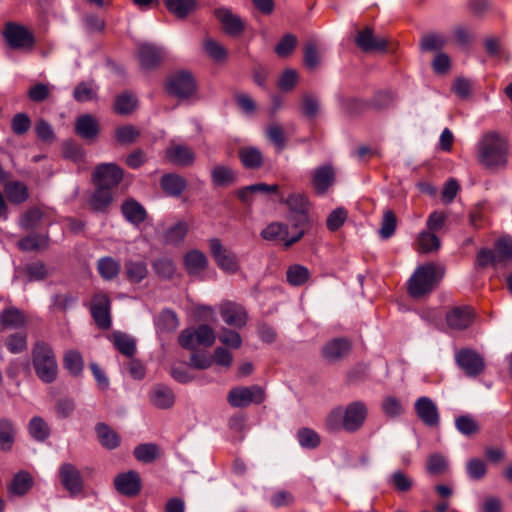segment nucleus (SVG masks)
I'll return each mask as SVG.
<instances>
[{"label": "nucleus", "mask_w": 512, "mask_h": 512, "mask_svg": "<svg viewBox=\"0 0 512 512\" xmlns=\"http://www.w3.org/2000/svg\"><path fill=\"white\" fill-rule=\"evenodd\" d=\"M509 145L505 138L496 132L486 133L478 148L479 162L489 169L505 166Z\"/></svg>", "instance_id": "nucleus-1"}, {"label": "nucleus", "mask_w": 512, "mask_h": 512, "mask_svg": "<svg viewBox=\"0 0 512 512\" xmlns=\"http://www.w3.org/2000/svg\"><path fill=\"white\" fill-rule=\"evenodd\" d=\"M32 363L38 378L44 383H52L58 375V365L52 347L37 341L32 349Z\"/></svg>", "instance_id": "nucleus-2"}, {"label": "nucleus", "mask_w": 512, "mask_h": 512, "mask_svg": "<svg viewBox=\"0 0 512 512\" xmlns=\"http://www.w3.org/2000/svg\"><path fill=\"white\" fill-rule=\"evenodd\" d=\"M442 276L441 269L433 263L419 266L409 280V294L419 298L430 293Z\"/></svg>", "instance_id": "nucleus-3"}, {"label": "nucleus", "mask_w": 512, "mask_h": 512, "mask_svg": "<svg viewBox=\"0 0 512 512\" xmlns=\"http://www.w3.org/2000/svg\"><path fill=\"white\" fill-rule=\"evenodd\" d=\"M164 89L168 95L179 100H189L197 93L198 86L190 71L179 70L166 78Z\"/></svg>", "instance_id": "nucleus-4"}, {"label": "nucleus", "mask_w": 512, "mask_h": 512, "mask_svg": "<svg viewBox=\"0 0 512 512\" xmlns=\"http://www.w3.org/2000/svg\"><path fill=\"white\" fill-rule=\"evenodd\" d=\"M2 35L6 46L13 50H30L35 44L33 33L16 22H7Z\"/></svg>", "instance_id": "nucleus-5"}, {"label": "nucleus", "mask_w": 512, "mask_h": 512, "mask_svg": "<svg viewBox=\"0 0 512 512\" xmlns=\"http://www.w3.org/2000/svg\"><path fill=\"white\" fill-rule=\"evenodd\" d=\"M265 398V390L258 385L235 387L229 391L227 396L228 403L235 408H244L251 403L261 404Z\"/></svg>", "instance_id": "nucleus-6"}, {"label": "nucleus", "mask_w": 512, "mask_h": 512, "mask_svg": "<svg viewBox=\"0 0 512 512\" xmlns=\"http://www.w3.org/2000/svg\"><path fill=\"white\" fill-rule=\"evenodd\" d=\"M124 177L123 169L115 163H103L95 167L92 180L101 188L110 189L117 187Z\"/></svg>", "instance_id": "nucleus-7"}, {"label": "nucleus", "mask_w": 512, "mask_h": 512, "mask_svg": "<svg viewBox=\"0 0 512 512\" xmlns=\"http://www.w3.org/2000/svg\"><path fill=\"white\" fill-rule=\"evenodd\" d=\"M111 299L107 293L97 292L93 295L90 304L92 318L99 329L108 330L112 325Z\"/></svg>", "instance_id": "nucleus-8"}, {"label": "nucleus", "mask_w": 512, "mask_h": 512, "mask_svg": "<svg viewBox=\"0 0 512 512\" xmlns=\"http://www.w3.org/2000/svg\"><path fill=\"white\" fill-rule=\"evenodd\" d=\"M353 344L346 337H336L326 342L321 348L322 358L330 364L344 361L352 351Z\"/></svg>", "instance_id": "nucleus-9"}, {"label": "nucleus", "mask_w": 512, "mask_h": 512, "mask_svg": "<svg viewBox=\"0 0 512 512\" xmlns=\"http://www.w3.org/2000/svg\"><path fill=\"white\" fill-rule=\"evenodd\" d=\"M455 361L468 377H477L485 369L484 358L472 349L459 350L455 355Z\"/></svg>", "instance_id": "nucleus-10"}, {"label": "nucleus", "mask_w": 512, "mask_h": 512, "mask_svg": "<svg viewBox=\"0 0 512 512\" xmlns=\"http://www.w3.org/2000/svg\"><path fill=\"white\" fill-rule=\"evenodd\" d=\"M355 44L365 53L386 52L388 48L387 39L375 36L371 27H365L358 31Z\"/></svg>", "instance_id": "nucleus-11"}, {"label": "nucleus", "mask_w": 512, "mask_h": 512, "mask_svg": "<svg viewBox=\"0 0 512 512\" xmlns=\"http://www.w3.org/2000/svg\"><path fill=\"white\" fill-rule=\"evenodd\" d=\"M210 251L217 265L228 273H235L239 269L235 253L223 247L218 238L210 240Z\"/></svg>", "instance_id": "nucleus-12"}, {"label": "nucleus", "mask_w": 512, "mask_h": 512, "mask_svg": "<svg viewBox=\"0 0 512 512\" xmlns=\"http://www.w3.org/2000/svg\"><path fill=\"white\" fill-rule=\"evenodd\" d=\"M344 414L346 432L354 433L364 425L368 415V408L363 401H353L345 407Z\"/></svg>", "instance_id": "nucleus-13"}, {"label": "nucleus", "mask_w": 512, "mask_h": 512, "mask_svg": "<svg viewBox=\"0 0 512 512\" xmlns=\"http://www.w3.org/2000/svg\"><path fill=\"white\" fill-rule=\"evenodd\" d=\"M137 57L143 70H155L162 63L163 50L151 43H141L137 48Z\"/></svg>", "instance_id": "nucleus-14"}, {"label": "nucleus", "mask_w": 512, "mask_h": 512, "mask_svg": "<svg viewBox=\"0 0 512 512\" xmlns=\"http://www.w3.org/2000/svg\"><path fill=\"white\" fill-rule=\"evenodd\" d=\"M59 477L63 487L71 495H77L82 492L83 478L80 471L73 464H62L59 468Z\"/></svg>", "instance_id": "nucleus-15"}, {"label": "nucleus", "mask_w": 512, "mask_h": 512, "mask_svg": "<svg viewBox=\"0 0 512 512\" xmlns=\"http://www.w3.org/2000/svg\"><path fill=\"white\" fill-rule=\"evenodd\" d=\"M115 489L124 496L135 497L141 491V478L136 471L118 474L114 479Z\"/></svg>", "instance_id": "nucleus-16"}, {"label": "nucleus", "mask_w": 512, "mask_h": 512, "mask_svg": "<svg viewBox=\"0 0 512 512\" xmlns=\"http://www.w3.org/2000/svg\"><path fill=\"white\" fill-rule=\"evenodd\" d=\"M414 409L418 418L429 427H434L439 424L440 416L436 404L429 397H419L415 404Z\"/></svg>", "instance_id": "nucleus-17"}, {"label": "nucleus", "mask_w": 512, "mask_h": 512, "mask_svg": "<svg viewBox=\"0 0 512 512\" xmlns=\"http://www.w3.org/2000/svg\"><path fill=\"white\" fill-rule=\"evenodd\" d=\"M214 16L221 23L226 34L236 37L243 33L244 23L242 19L233 14L228 8L220 7L214 10Z\"/></svg>", "instance_id": "nucleus-18"}, {"label": "nucleus", "mask_w": 512, "mask_h": 512, "mask_svg": "<svg viewBox=\"0 0 512 512\" xmlns=\"http://www.w3.org/2000/svg\"><path fill=\"white\" fill-rule=\"evenodd\" d=\"M313 216L293 215L292 196H290V246L297 243L313 226Z\"/></svg>", "instance_id": "nucleus-19"}, {"label": "nucleus", "mask_w": 512, "mask_h": 512, "mask_svg": "<svg viewBox=\"0 0 512 512\" xmlns=\"http://www.w3.org/2000/svg\"><path fill=\"white\" fill-rule=\"evenodd\" d=\"M279 190L277 184L269 185L266 183H256L237 189L234 194L239 201L246 207H251L254 201V195L261 194H275Z\"/></svg>", "instance_id": "nucleus-20"}, {"label": "nucleus", "mask_w": 512, "mask_h": 512, "mask_svg": "<svg viewBox=\"0 0 512 512\" xmlns=\"http://www.w3.org/2000/svg\"><path fill=\"white\" fill-rule=\"evenodd\" d=\"M220 314L229 326L242 328L247 323L248 315L245 308L234 302L223 303L220 307Z\"/></svg>", "instance_id": "nucleus-21"}, {"label": "nucleus", "mask_w": 512, "mask_h": 512, "mask_svg": "<svg viewBox=\"0 0 512 512\" xmlns=\"http://www.w3.org/2000/svg\"><path fill=\"white\" fill-rule=\"evenodd\" d=\"M473 319L474 312L469 306L454 307L446 315L447 325L454 330L467 329L472 324Z\"/></svg>", "instance_id": "nucleus-22"}, {"label": "nucleus", "mask_w": 512, "mask_h": 512, "mask_svg": "<svg viewBox=\"0 0 512 512\" xmlns=\"http://www.w3.org/2000/svg\"><path fill=\"white\" fill-rule=\"evenodd\" d=\"M167 160L177 166L189 167L195 161L194 151L186 145H170L165 150Z\"/></svg>", "instance_id": "nucleus-23"}, {"label": "nucleus", "mask_w": 512, "mask_h": 512, "mask_svg": "<svg viewBox=\"0 0 512 512\" xmlns=\"http://www.w3.org/2000/svg\"><path fill=\"white\" fill-rule=\"evenodd\" d=\"M75 132L84 140H94L100 132V126L94 116L84 114L76 119Z\"/></svg>", "instance_id": "nucleus-24"}, {"label": "nucleus", "mask_w": 512, "mask_h": 512, "mask_svg": "<svg viewBox=\"0 0 512 512\" xmlns=\"http://www.w3.org/2000/svg\"><path fill=\"white\" fill-rule=\"evenodd\" d=\"M163 192L172 197H179L187 188L186 179L176 173H166L160 179Z\"/></svg>", "instance_id": "nucleus-25"}, {"label": "nucleus", "mask_w": 512, "mask_h": 512, "mask_svg": "<svg viewBox=\"0 0 512 512\" xmlns=\"http://www.w3.org/2000/svg\"><path fill=\"white\" fill-rule=\"evenodd\" d=\"M124 218L133 225H140L147 218L145 208L134 198L126 199L121 205Z\"/></svg>", "instance_id": "nucleus-26"}, {"label": "nucleus", "mask_w": 512, "mask_h": 512, "mask_svg": "<svg viewBox=\"0 0 512 512\" xmlns=\"http://www.w3.org/2000/svg\"><path fill=\"white\" fill-rule=\"evenodd\" d=\"M333 182L334 170L330 165H323L314 170L311 184L318 194H324Z\"/></svg>", "instance_id": "nucleus-27"}, {"label": "nucleus", "mask_w": 512, "mask_h": 512, "mask_svg": "<svg viewBox=\"0 0 512 512\" xmlns=\"http://www.w3.org/2000/svg\"><path fill=\"white\" fill-rule=\"evenodd\" d=\"M113 202V194L110 189L96 186L88 204L92 211L106 213Z\"/></svg>", "instance_id": "nucleus-28"}, {"label": "nucleus", "mask_w": 512, "mask_h": 512, "mask_svg": "<svg viewBox=\"0 0 512 512\" xmlns=\"http://www.w3.org/2000/svg\"><path fill=\"white\" fill-rule=\"evenodd\" d=\"M4 193L11 204L19 205L29 198V190L25 183L10 181L4 184Z\"/></svg>", "instance_id": "nucleus-29"}, {"label": "nucleus", "mask_w": 512, "mask_h": 512, "mask_svg": "<svg viewBox=\"0 0 512 512\" xmlns=\"http://www.w3.org/2000/svg\"><path fill=\"white\" fill-rule=\"evenodd\" d=\"M164 4L177 19H186L197 9L198 0H164Z\"/></svg>", "instance_id": "nucleus-30"}, {"label": "nucleus", "mask_w": 512, "mask_h": 512, "mask_svg": "<svg viewBox=\"0 0 512 512\" xmlns=\"http://www.w3.org/2000/svg\"><path fill=\"white\" fill-rule=\"evenodd\" d=\"M285 224L272 222L261 231V236L265 240L275 241L288 248V230Z\"/></svg>", "instance_id": "nucleus-31"}, {"label": "nucleus", "mask_w": 512, "mask_h": 512, "mask_svg": "<svg viewBox=\"0 0 512 512\" xmlns=\"http://www.w3.org/2000/svg\"><path fill=\"white\" fill-rule=\"evenodd\" d=\"M211 180L216 187H228L237 181V172L225 165H216L211 170Z\"/></svg>", "instance_id": "nucleus-32"}, {"label": "nucleus", "mask_w": 512, "mask_h": 512, "mask_svg": "<svg viewBox=\"0 0 512 512\" xmlns=\"http://www.w3.org/2000/svg\"><path fill=\"white\" fill-rule=\"evenodd\" d=\"M238 156L247 169H259L263 166V154L257 147H242L239 149Z\"/></svg>", "instance_id": "nucleus-33"}, {"label": "nucleus", "mask_w": 512, "mask_h": 512, "mask_svg": "<svg viewBox=\"0 0 512 512\" xmlns=\"http://www.w3.org/2000/svg\"><path fill=\"white\" fill-rule=\"evenodd\" d=\"M150 400L157 408L167 409L174 404V394L169 387L158 384L152 389Z\"/></svg>", "instance_id": "nucleus-34"}, {"label": "nucleus", "mask_w": 512, "mask_h": 512, "mask_svg": "<svg viewBox=\"0 0 512 512\" xmlns=\"http://www.w3.org/2000/svg\"><path fill=\"white\" fill-rule=\"evenodd\" d=\"M97 438L100 444L109 449H115L120 445V436L110 426L105 423H98L95 427Z\"/></svg>", "instance_id": "nucleus-35"}, {"label": "nucleus", "mask_w": 512, "mask_h": 512, "mask_svg": "<svg viewBox=\"0 0 512 512\" xmlns=\"http://www.w3.org/2000/svg\"><path fill=\"white\" fill-rule=\"evenodd\" d=\"M33 486V478L27 471H19L16 473L8 485V491L17 496L25 495Z\"/></svg>", "instance_id": "nucleus-36"}, {"label": "nucleus", "mask_w": 512, "mask_h": 512, "mask_svg": "<svg viewBox=\"0 0 512 512\" xmlns=\"http://www.w3.org/2000/svg\"><path fill=\"white\" fill-rule=\"evenodd\" d=\"M16 427L14 423L7 418L0 419V450L9 452L12 450L16 437Z\"/></svg>", "instance_id": "nucleus-37"}, {"label": "nucleus", "mask_w": 512, "mask_h": 512, "mask_svg": "<svg viewBox=\"0 0 512 512\" xmlns=\"http://www.w3.org/2000/svg\"><path fill=\"white\" fill-rule=\"evenodd\" d=\"M49 237L44 234L32 233L18 241V247L25 252L38 251L48 247Z\"/></svg>", "instance_id": "nucleus-38"}, {"label": "nucleus", "mask_w": 512, "mask_h": 512, "mask_svg": "<svg viewBox=\"0 0 512 512\" xmlns=\"http://www.w3.org/2000/svg\"><path fill=\"white\" fill-rule=\"evenodd\" d=\"M0 324L3 328L18 329L25 326L26 318L18 308L10 307L1 312Z\"/></svg>", "instance_id": "nucleus-39"}, {"label": "nucleus", "mask_w": 512, "mask_h": 512, "mask_svg": "<svg viewBox=\"0 0 512 512\" xmlns=\"http://www.w3.org/2000/svg\"><path fill=\"white\" fill-rule=\"evenodd\" d=\"M184 265L188 274L196 275L207 267V258L202 252L192 250L185 255Z\"/></svg>", "instance_id": "nucleus-40"}, {"label": "nucleus", "mask_w": 512, "mask_h": 512, "mask_svg": "<svg viewBox=\"0 0 512 512\" xmlns=\"http://www.w3.org/2000/svg\"><path fill=\"white\" fill-rule=\"evenodd\" d=\"M115 348L126 357H133L136 352V341L126 333L116 331L112 338Z\"/></svg>", "instance_id": "nucleus-41"}, {"label": "nucleus", "mask_w": 512, "mask_h": 512, "mask_svg": "<svg viewBox=\"0 0 512 512\" xmlns=\"http://www.w3.org/2000/svg\"><path fill=\"white\" fill-rule=\"evenodd\" d=\"M140 136V130L130 124L119 126L114 131V138L120 145L134 144Z\"/></svg>", "instance_id": "nucleus-42"}, {"label": "nucleus", "mask_w": 512, "mask_h": 512, "mask_svg": "<svg viewBox=\"0 0 512 512\" xmlns=\"http://www.w3.org/2000/svg\"><path fill=\"white\" fill-rule=\"evenodd\" d=\"M125 274L130 282L140 283L148 275L146 262L127 260L125 262Z\"/></svg>", "instance_id": "nucleus-43"}, {"label": "nucleus", "mask_w": 512, "mask_h": 512, "mask_svg": "<svg viewBox=\"0 0 512 512\" xmlns=\"http://www.w3.org/2000/svg\"><path fill=\"white\" fill-rule=\"evenodd\" d=\"M136 106L137 99L130 91H124L119 94L114 102V110L120 115H128L132 113Z\"/></svg>", "instance_id": "nucleus-44"}, {"label": "nucleus", "mask_w": 512, "mask_h": 512, "mask_svg": "<svg viewBox=\"0 0 512 512\" xmlns=\"http://www.w3.org/2000/svg\"><path fill=\"white\" fill-rule=\"evenodd\" d=\"M133 455L142 463H152L160 456V449L154 443L140 444L135 447Z\"/></svg>", "instance_id": "nucleus-45"}, {"label": "nucleus", "mask_w": 512, "mask_h": 512, "mask_svg": "<svg viewBox=\"0 0 512 512\" xmlns=\"http://www.w3.org/2000/svg\"><path fill=\"white\" fill-rule=\"evenodd\" d=\"M97 269L103 279L113 280L118 276L121 265L112 257H103L98 260Z\"/></svg>", "instance_id": "nucleus-46"}, {"label": "nucleus", "mask_w": 512, "mask_h": 512, "mask_svg": "<svg viewBox=\"0 0 512 512\" xmlns=\"http://www.w3.org/2000/svg\"><path fill=\"white\" fill-rule=\"evenodd\" d=\"M151 265L155 274L161 279L170 280L174 276L176 267L170 258H156L152 261Z\"/></svg>", "instance_id": "nucleus-47"}, {"label": "nucleus", "mask_w": 512, "mask_h": 512, "mask_svg": "<svg viewBox=\"0 0 512 512\" xmlns=\"http://www.w3.org/2000/svg\"><path fill=\"white\" fill-rule=\"evenodd\" d=\"M344 408L338 406L332 409L326 417L325 426L330 432L346 431Z\"/></svg>", "instance_id": "nucleus-48"}, {"label": "nucleus", "mask_w": 512, "mask_h": 512, "mask_svg": "<svg viewBox=\"0 0 512 512\" xmlns=\"http://www.w3.org/2000/svg\"><path fill=\"white\" fill-rule=\"evenodd\" d=\"M299 445L308 450L317 448L321 443L319 434L310 428H300L296 433Z\"/></svg>", "instance_id": "nucleus-49"}, {"label": "nucleus", "mask_w": 512, "mask_h": 512, "mask_svg": "<svg viewBox=\"0 0 512 512\" xmlns=\"http://www.w3.org/2000/svg\"><path fill=\"white\" fill-rule=\"evenodd\" d=\"M397 227V217L391 209H385L379 230V236L383 240L391 238Z\"/></svg>", "instance_id": "nucleus-50"}, {"label": "nucleus", "mask_w": 512, "mask_h": 512, "mask_svg": "<svg viewBox=\"0 0 512 512\" xmlns=\"http://www.w3.org/2000/svg\"><path fill=\"white\" fill-rule=\"evenodd\" d=\"M298 109L305 118L312 120L318 113L319 101L314 95L305 93L300 100Z\"/></svg>", "instance_id": "nucleus-51"}, {"label": "nucleus", "mask_w": 512, "mask_h": 512, "mask_svg": "<svg viewBox=\"0 0 512 512\" xmlns=\"http://www.w3.org/2000/svg\"><path fill=\"white\" fill-rule=\"evenodd\" d=\"M290 196H292L293 215L303 214L307 216H312L313 205L306 194L290 193Z\"/></svg>", "instance_id": "nucleus-52"}, {"label": "nucleus", "mask_w": 512, "mask_h": 512, "mask_svg": "<svg viewBox=\"0 0 512 512\" xmlns=\"http://www.w3.org/2000/svg\"><path fill=\"white\" fill-rule=\"evenodd\" d=\"M419 250L424 253L436 251L440 248V239L432 231H423L418 235Z\"/></svg>", "instance_id": "nucleus-53"}, {"label": "nucleus", "mask_w": 512, "mask_h": 512, "mask_svg": "<svg viewBox=\"0 0 512 512\" xmlns=\"http://www.w3.org/2000/svg\"><path fill=\"white\" fill-rule=\"evenodd\" d=\"M30 435L37 441L43 442L50 435V428L43 418L35 416L29 423Z\"/></svg>", "instance_id": "nucleus-54"}, {"label": "nucleus", "mask_w": 512, "mask_h": 512, "mask_svg": "<svg viewBox=\"0 0 512 512\" xmlns=\"http://www.w3.org/2000/svg\"><path fill=\"white\" fill-rule=\"evenodd\" d=\"M64 367L73 376H79L84 368V361L82 356L77 351H68L64 355L63 359Z\"/></svg>", "instance_id": "nucleus-55"}, {"label": "nucleus", "mask_w": 512, "mask_h": 512, "mask_svg": "<svg viewBox=\"0 0 512 512\" xmlns=\"http://www.w3.org/2000/svg\"><path fill=\"white\" fill-rule=\"evenodd\" d=\"M22 271L27 276L28 281H42L48 276L47 267L42 261L26 264Z\"/></svg>", "instance_id": "nucleus-56"}, {"label": "nucleus", "mask_w": 512, "mask_h": 512, "mask_svg": "<svg viewBox=\"0 0 512 512\" xmlns=\"http://www.w3.org/2000/svg\"><path fill=\"white\" fill-rule=\"evenodd\" d=\"M494 252L499 263L512 260V237H500L494 245Z\"/></svg>", "instance_id": "nucleus-57"}, {"label": "nucleus", "mask_w": 512, "mask_h": 512, "mask_svg": "<svg viewBox=\"0 0 512 512\" xmlns=\"http://www.w3.org/2000/svg\"><path fill=\"white\" fill-rule=\"evenodd\" d=\"M188 232V226L185 222H179L170 227L163 235L165 244H178L181 242Z\"/></svg>", "instance_id": "nucleus-58"}, {"label": "nucleus", "mask_w": 512, "mask_h": 512, "mask_svg": "<svg viewBox=\"0 0 512 512\" xmlns=\"http://www.w3.org/2000/svg\"><path fill=\"white\" fill-rule=\"evenodd\" d=\"M426 468L429 474L439 476L447 471L448 462L443 455L434 453L428 457Z\"/></svg>", "instance_id": "nucleus-59"}, {"label": "nucleus", "mask_w": 512, "mask_h": 512, "mask_svg": "<svg viewBox=\"0 0 512 512\" xmlns=\"http://www.w3.org/2000/svg\"><path fill=\"white\" fill-rule=\"evenodd\" d=\"M456 429L464 436L476 434L480 427L478 423L469 415H461L455 419Z\"/></svg>", "instance_id": "nucleus-60"}, {"label": "nucleus", "mask_w": 512, "mask_h": 512, "mask_svg": "<svg viewBox=\"0 0 512 512\" xmlns=\"http://www.w3.org/2000/svg\"><path fill=\"white\" fill-rule=\"evenodd\" d=\"M42 215V211L39 208H30L21 216L20 226L25 230H33L40 224Z\"/></svg>", "instance_id": "nucleus-61"}, {"label": "nucleus", "mask_w": 512, "mask_h": 512, "mask_svg": "<svg viewBox=\"0 0 512 512\" xmlns=\"http://www.w3.org/2000/svg\"><path fill=\"white\" fill-rule=\"evenodd\" d=\"M466 473L472 480H481L487 473L486 463L479 458H472L466 464Z\"/></svg>", "instance_id": "nucleus-62"}, {"label": "nucleus", "mask_w": 512, "mask_h": 512, "mask_svg": "<svg viewBox=\"0 0 512 512\" xmlns=\"http://www.w3.org/2000/svg\"><path fill=\"white\" fill-rule=\"evenodd\" d=\"M179 326V320L174 311L164 310L157 321V327L166 332H173Z\"/></svg>", "instance_id": "nucleus-63"}, {"label": "nucleus", "mask_w": 512, "mask_h": 512, "mask_svg": "<svg viewBox=\"0 0 512 512\" xmlns=\"http://www.w3.org/2000/svg\"><path fill=\"white\" fill-rule=\"evenodd\" d=\"M310 278V272L305 266L294 264L290 265L289 282L292 286H301Z\"/></svg>", "instance_id": "nucleus-64"}]
</instances>
